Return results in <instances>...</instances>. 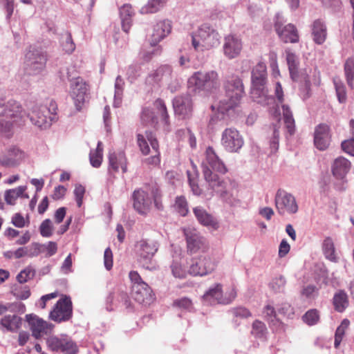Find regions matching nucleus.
<instances>
[{"label": "nucleus", "mask_w": 354, "mask_h": 354, "mask_svg": "<svg viewBox=\"0 0 354 354\" xmlns=\"http://www.w3.org/2000/svg\"><path fill=\"white\" fill-rule=\"evenodd\" d=\"M341 146L345 153L354 156V138L343 141Z\"/></svg>", "instance_id": "64"}, {"label": "nucleus", "mask_w": 354, "mask_h": 354, "mask_svg": "<svg viewBox=\"0 0 354 354\" xmlns=\"http://www.w3.org/2000/svg\"><path fill=\"white\" fill-rule=\"evenodd\" d=\"M349 324H350L349 321L346 319H344L342 322L341 324L337 327V328L335 331V342H334V346L336 348L339 347V346L342 342V339L344 335L345 330L348 327Z\"/></svg>", "instance_id": "49"}, {"label": "nucleus", "mask_w": 354, "mask_h": 354, "mask_svg": "<svg viewBox=\"0 0 354 354\" xmlns=\"http://www.w3.org/2000/svg\"><path fill=\"white\" fill-rule=\"evenodd\" d=\"M156 112L149 109L145 108L142 110L141 120L146 125L156 128L158 124V116L161 117V121L164 123V130L169 131V122L167 109L164 101L161 99H157L153 103Z\"/></svg>", "instance_id": "9"}, {"label": "nucleus", "mask_w": 354, "mask_h": 354, "mask_svg": "<svg viewBox=\"0 0 354 354\" xmlns=\"http://www.w3.org/2000/svg\"><path fill=\"white\" fill-rule=\"evenodd\" d=\"M109 160V170L116 172L118 171L121 163L126 161V156L123 151H119L118 153L113 152L110 153Z\"/></svg>", "instance_id": "41"}, {"label": "nucleus", "mask_w": 354, "mask_h": 354, "mask_svg": "<svg viewBox=\"0 0 354 354\" xmlns=\"http://www.w3.org/2000/svg\"><path fill=\"white\" fill-rule=\"evenodd\" d=\"M133 14L132 7L129 4H124L120 8L122 28L125 32H128L131 26Z\"/></svg>", "instance_id": "37"}, {"label": "nucleus", "mask_w": 354, "mask_h": 354, "mask_svg": "<svg viewBox=\"0 0 354 354\" xmlns=\"http://www.w3.org/2000/svg\"><path fill=\"white\" fill-rule=\"evenodd\" d=\"M159 244L154 239H142L136 244L138 261L145 268L152 269L153 257L158 250Z\"/></svg>", "instance_id": "11"}, {"label": "nucleus", "mask_w": 354, "mask_h": 354, "mask_svg": "<svg viewBox=\"0 0 354 354\" xmlns=\"http://www.w3.org/2000/svg\"><path fill=\"white\" fill-rule=\"evenodd\" d=\"M174 306L183 310L191 311L193 309V304L192 301L187 297H183L179 299H176L174 301Z\"/></svg>", "instance_id": "56"}, {"label": "nucleus", "mask_w": 354, "mask_h": 354, "mask_svg": "<svg viewBox=\"0 0 354 354\" xmlns=\"http://www.w3.org/2000/svg\"><path fill=\"white\" fill-rule=\"evenodd\" d=\"M248 12L252 18H257L265 14V10L259 3H252L248 8Z\"/></svg>", "instance_id": "58"}, {"label": "nucleus", "mask_w": 354, "mask_h": 354, "mask_svg": "<svg viewBox=\"0 0 354 354\" xmlns=\"http://www.w3.org/2000/svg\"><path fill=\"white\" fill-rule=\"evenodd\" d=\"M312 35L313 41L317 44H322L326 39V27L320 20L314 21L312 26Z\"/></svg>", "instance_id": "35"}, {"label": "nucleus", "mask_w": 354, "mask_h": 354, "mask_svg": "<svg viewBox=\"0 0 354 354\" xmlns=\"http://www.w3.org/2000/svg\"><path fill=\"white\" fill-rule=\"evenodd\" d=\"M263 315L273 324L279 323V320L276 318V312L272 306L270 305L266 306L263 310Z\"/></svg>", "instance_id": "60"}, {"label": "nucleus", "mask_w": 354, "mask_h": 354, "mask_svg": "<svg viewBox=\"0 0 354 354\" xmlns=\"http://www.w3.org/2000/svg\"><path fill=\"white\" fill-rule=\"evenodd\" d=\"M137 142L140 151L144 155H147L149 152V147L148 142H149L152 149L154 151L155 154L151 157L145 159V162L149 165L156 166L160 162V154L158 151L159 145L156 138L151 131H146L145 136L138 133L137 135Z\"/></svg>", "instance_id": "12"}, {"label": "nucleus", "mask_w": 354, "mask_h": 354, "mask_svg": "<svg viewBox=\"0 0 354 354\" xmlns=\"http://www.w3.org/2000/svg\"><path fill=\"white\" fill-rule=\"evenodd\" d=\"M173 107L175 113L183 118L188 115L192 110V102L189 95H180L173 100Z\"/></svg>", "instance_id": "32"}, {"label": "nucleus", "mask_w": 354, "mask_h": 354, "mask_svg": "<svg viewBox=\"0 0 354 354\" xmlns=\"http://www.w3.org/2000/svg\"><path fill=\"white\" fill-rule=\"evenodd\" d=\"M73 68H69L68 67L62 68L59 72V77L61 81L65 82L66 80L71 82V80L74 77L73 76Z\"/></svg>", "instance_id": "61"}, {"label": "nucleus", "mask_w": 354, "mask_h": 354, "mask_svg": "<svg viewBox=\"0 0 354 354\" xmlns=\"http://www.w3.org/2000/svg\"><path fill=\"white\" fill-rule=\"evenodd\" d=\"M175 208L178 212L183 216L188 213L187 203L185 197L178 196L175 201Z\"/></svg>", "instance_id": "53"}, {"label": "nucleus", "mask_w": 354, "mask_h": 354, "mask_svg": "<svg viewBox=\"0 0 354 354\" xmlns=\"http://www.w3.org/2000/svg\"><path fill=\"white\" fill-rule=\"evenodd\" d=\"M25 158V153L16 146L10 147L0 153V165L5 167H16Z\"/></svg>", "instance_id": "25"}, {"label": "nucleus", "mask_w": 354, "mask_h": 354, "mask_svg": "<svg viewBox=\"0 0 354 354\" xmlns=\"http://www.w3.org/2000/svg\"><path fill=\"white\" fill-rule=\"evenodd\" d=\"M46 344L52 351L62 352L64 354H76L78 351L75 343L66 335L50 336L46 339Z\"/></svg>", "instance_id": "17"}, {"label": "nucleus", "mask_w": 354, "mask_h": 354, "mask_svg": "<svg viewBox=\"0 0 354 354\" xmlns=\"http://www.w3.org/2000/svg\"><path fill=\"white\" fill-rule=\"evenodd\" d=\"M201 167L205 181L213 192L220 195L223 200L227 201L230 194L227 189V182L221 179L212 170L225 174L227 169L223 161L218 158L214 149L208 147L205 152V158L201 162Z\"/></svg>", "instance_id": "2"}, {"label": "nucleus", "mask_w": 354, "mask_h": 354, "mask_svg": "<svg viewBox=\"0 0 354 354\" xmlns=\"http://www.w3.org/2000/svg\"><path fill=\"white\" fill-rule=\"evenodd\" d=\"M26 189V186H19L17 188L7 190L5 193V201L9 205H14L15 201L20 196L28 198V195L24 194Z\"/></svg>", "instance_id": "39"}, {"label": "nucleus", "mask_w": 354, "mask_h": 354, "mask_svg": "<svg viewBox=\"0 0 354 354\" xmlns=\"http://www.w3.org/2000/svg\"><path fill=\"white\" fill-rule=\"evenodd\" d=\"M333 83L339 102H344L346 100V92L344 83L339 77H334Z\"/></svg>", "instance_id": "46"}, {"label": "nucleus", "mask_w": 354, "mask_h": 354, "mask_svg": "<svg viewBox=\"0 0 354 354\" xmlns=\"http://www.w3.org/2000/svg\"><path fill=\"white\" fill-rule=\"evenodd\" d=\"M46 62V55L41 50L30 47L25 55V71L28 75L39 74L44 70Z\"/></svg>", "instance_id": "14"}, {"label": "nucleus", "mask_w": 354, "mask_h": 354, "mask_svg": "<svg viewBox=\"0 0 354 354\" xmlns=\"http://www.w3.org/2000/svg\"><path fill=\"white\" fill-rule=\"evenodd\" d=\"M330 142V127L326 124L316 127L314 133L315 146L320 151L326 150Z\"/></svg>", "instance_id": "28"}, {"label": "nucleus", "mask_w": 354, "mask_h": 354, "mask_svg": "<svg viewBox=\"0 0 354 354\" xmlns=\"http://www.w3.org/2000/svg\"><path fill=\"white\" fill-rule=\"evenodd\" d=\"M221 145L228 152L237 153L242 148L244 140L235 128L225 129L221 135Z\"/></svg>", "instance_id": "19"}, {"label": "nucleus", "mask_w": 354, "mask_h": 354, "mask_svg": "<svg viewBox=\"0 0 354 354\" xmlns=\"http://www.w3.org/2000/svg\"><path fill=\"white\" fill-rule=\"evenodd\" d=\"M35 271L30 267H28L24 270H21L17 276V279L19 283H24L28 281L29 279L33 278L35 276Z\"/></svg>", "instance_id": "52"}, {"label": "nucleus", "mask_w": 354, "mask_h": 354, "mask_svg": "<svg viewBox=\"0 0 354 354\" xmlns=\"http://www.w3.org/2000/svg\"><path fill=\"white\" fill-rule=\"evenodd\" d=\"M283 17L277 14L274 21V29L284 43H296L299 41V35L297 28L292 24L285 25Z\"/></svg>", "instance_id": "18"}, {"label": "nucleus", "mask_w": 354, "mask_h": 354, "mask_svg": "<svg viewBox=\"0 0 354 354\" xmlns=\"http://www.w3.org/2000/svg\"><path fill=\"white\" fill-rule=\"evenodd\" d=\"M41 252V245L37 243H33L26 247H21L14 252V257L19 259L24 257H33L38 256Z\"/></svg>", "instance_id": "34"}, {"label": "nucleus", "mask_w": 354, "mask_h": 354, "mask_svg": "<svg viewBox=\"0 0 354 354\" xmlns=\"http://www.w3.org/2000/svg\"><path fill=\"white\" fill-rule=\"evenodd\" d=\"M193 212L198 222L202 225L213 230L218 228L219 225L217 220L203 207L197 206L194 207Z\"/></svg>", "instance_id": "31"}, {"label": "nucleus", "mask_w": 354, "mask_h": 354, "mask_svg": "<svg viewBox=\"0 0 354 354\" xmlns=\"http://www.w3.org/2000/svg\"><path fill=\"white\" fill-rule=\"evenodd\" d=\"M22 319L17 315H5L0 321L2 327L10 332H16L21 326Z\"/></svg>", "instance_id": "36"}, {"label": "nucleus", "mask_w": 354, "mask_h": 354, "mask_svg": "<svg viewBox=\"0 0 354 354\" xmlns=\"http://www.w3.org/2000/svg\"><path fill=\"white\" fill-rule=\"evenodd\" d=\"M32 335L36 339H39L43 334H47L52 330L53 324L46 322L39 317L34 315H26Z\"/></svg>", "instance_id": "27"}, {"label": "nucleus", "mask_w": 354, "mask_h": 354, "mask_svg": "<svg viewBox=\"0 0 354 354\" xmlns=\"http://www.w3.org/2000/svg\"><path fill=\"white\" fill-rule=\"evenodd\" d=\"M171 23L168 20H163L156 23L151 35V44L152 46L156 45L171 32Z\"/></svg>", "instance_id": "33"}, {"label": "nucleus", "mask_w": 354, "mask_h": 354, "mask_svg": "<svg viewBox=\"0 0 354 354\" xmlns=\"http://www.w3.org/2000/svg\"><path fill=\"white\" fill-rule=\"evenodd\" d=\"M132 283L131 295L140 304H149L153 300L152 290L136 271L129 272Z\"/></svg>", "instance_id": "10"}, {"label": "nucleus", "mask_w": 354, "mask_h": 354, "mask_svg": "<svg viewBox=\"0 0 354 354\" xmlns=\"http://www.w3.org/2000/svg\"><path fill=\"white\" fill-rule=\"evenodd\" d=\"M173 78L174 75L171 66L165 64L160 66L156 71L151 73L148 75L147 81L149 84H165L168 86L169 88H170L171 91H174L171 85Z\"/></svg>", "instance_id": "24"}, {"label": "nucleus", "mask_w": 354, "mask_h": 354, "mask_svg": "<svg viewBox=\"0 0 354 354\" xmlns=\"http://www.w3.org/2000/svg\"><path fill=\"white\" fill-rule=\"evenodd\" d=\"M351 167V162L343 156L335 158L331 165L333 176L337 180H344Z\"/></svg>", "instance_id": "30"}, {"label": "nucleus", "mask_w": 354, "mask_h": 354, "mask_svg": "<svg viewBox=\"0 0 354 354\" xmlns=\"http://www.w3.org/2000/svg\"><path fill=\"white\" fill-rule=\"evenodd\" d=\"M71 95L77 111H80L85 102V97L88 92V85L81 77H73L71 80Z\"/></svg>", "instance_id": "22"}, {"label": "nucleus", "mask_w": 354, "mask_h": 354, "mask_svg": "<svg viewBox=\"0 0 354 354\" xmlns=\"http://www.w3.org/2000/svg\"><path fill=\"white\" fill-rule=\"evenodd\" d=\"M268 74L266 64L259 62L251 72L250 97L253 101L262 105L272 104L274 97L268 94L267 88Z\"/></svg>", "instance_id": "4"}, {"label": "nucleus", "mask_w": 354, "mask_h": 354, "mask_svg": "<svg viewBox=\"0 0 354 354\" xmlns=\"http://www.w3.org/2000/svg\"><path fill=\"white\" fill-rule=\"evenodd\" d=\"M133 208L140 214L145 215L151 209L152 198L142 189L135 190L133 193Z\"/></svg>", "instance_id": "26"}, {"label": "nucleus", "mask_w": 354, "mask_h": 354, "mask_svg": "<svg viewBox=\"0 0 354 354\" xmlns=\"http://www.w3.org/2000/svg\"><path fill=\"white\" fill-rule=\"evenodd\" d=\"M8 311L11 313H24L26 311L25 305L21 302L7 303Z\"/></svg>", "instance_id": "63"}, {"label": "nucleus", "mask_w": 354, "mask_h": 354, "mask_svg": "<svg viewBox=\"0 0 354 354\" xmlns=\"http://www.w3.org/2000/svg\"><path fill=\"white\" fill-rule=\"evenodd\" d=\"M236 296L234 289H232L228 295L223 296L221 284H216L213 288H210L203 295V299L209 303V304H228L231 303Z\"/></svg>", "instance_id": "23"}, {"label": "nucleus", "mask_w": 354, "mask_h": 354, "mask_svg": "<svg viewBox=\"0 0 354 354\" xmlns=\"http://www.w3.org/2000/svg\"><path fill=\"white\" fill-rule=\"evenodd\" d=\"M242 50V43L235 35H227L225 37L223 44L224 55L229 59L236 57Z\"/></svg>", "instance_id": "29"}, {"label": "nucleus", "mask_w": 354, "mask_h": 354, "mask_svg": "<svg viewBox=\"0 0 354 354\" xmlns=\"http://www.w3.org/2000/svg\"><path fill=\"white\" fill-rule=\"evenodd\" d=\"M190 86H194V91L210 93L220 87L218 73L212 70L195 72L188 80Z\"/></svg>", "instance_id": "7"}, {"label": "nucleus", "mask_w": 354, "mask_h": 354, "mask_svg": "<svg viewBox=\"0 0 354 354\" xmlns=\"http://www.w3.org/2000/svg\"><path fill=\"white\" fill-rule=\"evenodd\" d=\"M334 308L339 313H342L348 306V299L346 293L339 290L334 295L333 299Z\"/></svg>", "instance_id": "38"}, {"label": "nucleus", "mask_w": 354, "mask_h": 354, "mask_svg": "<svg viewBox=\"0 0 354 354\" xmlns=\"http://www.w3.org/2000/svg\"><path fill=\"white\" fill-rule=\"evenodd\" d=\"M167 0H149L148 3L140 9L142 14L155 13L162 8Z\"/></svg>", "instance_id": "43"}, {"label": "nucleus", "mask_w": 354, "mask_h": 354, "mask_svg": "<svg viewBox=\"0 0 354 354\" xmlns=\"http://www.w3.org/2000/svg\"><path fill=\"white\" fill-rule=\"evenodd\" d=\"M251 333L257 338H263L266 333V325L263 322L256 320L252 324Z\"/></svg>", "instance_id": "51"}, {"label": "nucleus", "mask_w": 354, "mask_h": 354, "mask_svg": "<svg viewBox=\"0 0 354 354\" xmlns=\"http://www.w3.org/2000/svg\"><path fill=\"white\" fill-rule=\"evenodd\" d=\"M302 319L308 326L315 325L319 321V313L317 309H310L303 315Z\"/></svg>", "instance_id": "50"}, {"label": "nucleus", "mask_w": 354, "mask_h": 354, "mask_svg": "<svg viewBox=\"0 0 354 354\" xmlns=\"http://www.w3.org/2000/svg\"><path fill=\"white\" fill-rule=\"evenodd\" d=\"M286 61L291 78L296 82H299L300 95L303 100L308 99L310 95V84H318L319 72L315 69H304L299 73L297 71L299 64L298 58L295 53L290 50H286Z\"/></svg>", "instance_id": "3"}, {"label": "nucleus", "mask_w": 354, "mask_h": 354, "mask_svg": "<svg viewBox=\"0 0 354 354\" xmlns=\"http://www.w3.org/2000/svg\"><path fill=\"white\" fill-rule=\"evenodd\" d=\"M62 46L63 50L68 54L72 53L75 49L71 32L66 31L62 37Z\"/></svg>", "instance_id": "47"}, {"label": "nucleus", "mask_w": 354, "mask_h": 354, "mask_svg": "<svg viewBox=\"0 0 354 354\" xmlns=\"http://www.w3.org/2000/svg\"><path fill=\"white\" fill-rule=\"evenodd\" d=\"M225 96L221 100L218 104H213L211 108L213 111L216 109L211 116L209 124L214 125L218 120H224L225 115H229L231 111L236 107L241 99L245 94L242 80L236 75H228L223 82Z\"/></svg>", "instance_id": "1"}, {"label": "nucleus", "mask_w": 354, "mask_h": 354, "mask_svg": "<svg viewBox=\"0 0 354 354\" xmlns=\"http://www.w3.org/2000/svg\"><path fill=\"white\" fill-rule=\"evenodd\" d=\"M102 142L99 141L95 151H91L89 154L90 162L93 167H99L102 161Z\"/></svg>", "instance_id": "44"}, {"label": "nucleus", "mask_w": 354, "mask_h": 354, "mask_svg": "<svg viewBox=\"0 0 354 354\" xmlns=\"http://www.w3.org/2000/svg\"><path fill=\"white\" fill-rule=\"evenodd\" d=\"M6 91L0 88V132L8 133L12 124L21 117L22 107L15 100H10L5 102Z\"/></svg>", "instance_id": "5"}, {"label": "nucleus", "mask_w": 354, "mask_h": 354, "mask_svg": "<svg viewBox=\"0 0 354 354\" xmlns=\"http://www.w3.org/2000/svg\"><path fill=\"white\" fill-rule=\"evenodd\" d=\"M221 37L216 30L208 24L200 26L192 35V46L196 50L203 51L218 46Z\"/></svg>", "instance_id": "6"}, {"label": "nucleus", "mask_w": 354, "mask_h": 354, "mask_svg": "<svg viewBox=\"0 0 354 354\" xmlns=\"http://www.w3.org/2000/svg\"><path fill=\"white\" fill-rule=\"evenodd\" d=\"M57 104L52 100L48 106L44 105L34 106L28 114V117L34 125L41 129H46L57 120Z\"/></svg>", "instance_id": "8"}, {"label": "nucleus", "mask_w": 354, "mask_h": 354, "mask_svg": "<svg viewBox=\"0 0 354 354\" xmlns=\"http://www.w3.org/2000/svg\"><path fill=\"white\" fill-rule=\"evenodd\" d=\"M215 268V261L210 255L203 254L198 258L192 259L189 272L194 276H204L212 272Z\"/></svg>", "instance_id": "21"}, {"label": "nucleus", "mask_w": 354, "mask_h": 354, "mask_svg": "<svg viewBox=\"0 0 354 354\" xmlns=\"http://www.w3.org/2000/svg\"><path fill=\"white\" fill-rule=\"evenodd\" d=\"M274 95L277 102L281 104L283 122L288 133L292 136L295 131V120L293 118L292 112L289 106L283 104V91L279 82H277L275 84Z\"/></svg>", "instance_id": "20"}, {"label": "nucleus", "mask_w": 354, "mask_h": 354, "mask_svg": "<svg viewBox=\"0 0 354 354\" xmlns=\"http://www.w3.org/2000/svg\"><path fill=\"white\" fill-rule=\"evenodd\" d=\"M41 235L44 237H50L53 234V225L50 219H45L39 227Z\"/></svg>", "instance_id": "55"}, {"label": "nucleus", "mask_w": 354, "mask_h": 354, "mask_svg": "<svg viewBox=\"0 0 354 354\" xmlns=\"http://www.w3.org/2000/svg\"><path fill=\"white\" fill-rule=\"evenodd\" d=\"M286 283V279L280 276L274 279L270 282V286L274 292H282L284 290Z\"/></svg>", "instance_id": "57"}, {"label": "nucleus", "mask_w": 354, "mask_h": 354, "mask_svg": "<svg viewBox=\"0 0 354 354\" xmlns=\"http://www.w3.org/2000/svg\"><path fill=\"white\" fill-rule=\"evenodd\" d=\"M322 250L327 259L333 262L337 261V257L335 252L334 242L330 237L328 236L324 239L322 243Z\"/></svg>", "instance_id": "40"}, {"label": "nucleus", "mask_w": 354, "mask_h": 354, "mask_svg": "<svg viewBox=\"0 0 354 354\" xmlns=\"http://www.w3.org/2000/svg\"><path fill=\"white\" fill-rule=\"evenodd\" d=\"M73 315V305L71 297L64 295L59 299L53 309L50 312L49 317L54 322L60 323L67 322Z\"/></svg>", "instance_id": "16"}, {"label": "nucleus", "mask_w": 354, "mask_h": 354, "mask_svg": "<svg viewBox=\"0 0 354 354\" xmlns=\"http://www.w3.org/2000/svg\"><path fill=\"white\" fill-rule=\"evenodd\" d=\"M124 82L120 75H118L115 82L114 103L118 106L123 95Z\"/></svg>", "instance_id": "45"}, {"label": "nucleus", "mask_w": 354, "mask_h": 354, "mask_svg": "<svg viewBox=\"0 0 354 354\" xmlns=\"http://www.w3.org/2000/svg\"><path fill=\"white\" fill-rule=\"evenodd\" d=\"M344 75L348 86L351 88H354V59L348 58L344 66Z\"/></svg>", "instance_id": "42"}, {"label": "nucleus", "mask_w": 354, "mask_h": 354, "mask_svg": "<svg viewBox=\"0 0 354 354\" xmlns=\"http://www.w3.org/2000/svg\"><path fill=\"white\" fill-rule=\"evenodd\" d=\"M187 173L189 184V186L192 189L193 194L196 196H199L201 194V189L199 187V186L196 182V180L195 178V176H196V177L198 176V174H195L192 175L189 171H187Z\"/></svg>", "instance_id": "59"}, {"label": "nucleus", "mask_w": 354, "mask_h": 354, "mask_svg": "<svg viewBox=\"0 0 354 354\" xmlns=\"http://www.w3.org/2000/svg\"><path fill=\"white\" fill-rule=\"evenodd\" d=\"M187 242V251L191 254L198 252H205L209 248L207 240L194 228H183Z\"/></svg>", "instance_id": "15"}, {"label": "nucleus", "mask_w": 354, "mask_h": 354, "mask_svg": "<svg viewBox=\"0 0 354 354\" xmlns=\"http://www.w3.org/2000/svg\"><path fill=\"white\" fill-rule=\"evenodd\" d=\"M85 193L84 187L81 185H77L74 189V194L77 205L80 207L83 203V197Z\"/></svg>", "instance_id": "62"}, {"label": "nucleus", "mask_w": 354, "mask_h": 354, "mask_svg": "<svg viewBox=\"0 0 354 354\" xmlns=\"http://www.w3.org/2000/svg\"><path fill=\"white\" fill-rule=\"evenodd\" d=\"M275 207L281 216L292 215L299 210V205L295 197L284 189H279L274 197Z\"/></svg>", "instance_id": "13"}, {"label": "nucleus", "mask_w": 354, "mask_h": 354, "mask_svg": "<svg viewBox=\"0 0 354 354\" xmlns=\"http://www.w3.org/2000/svg\"><path fill=\"white\" fill-rule=\"evenodd\" d=\"M171 268L172 274L176 278L183 279L187 275L185 269L183 268L181 264L177 261H173Z\"/></svg>", "instance_id": "54"}, {"label": "nucleus", "mask_w": 354, "mask_h": 354, "mask_svg": "<svg viewBox=\"0 0 354 354\" xmlns=\"http://www.w3.org/2000/svg\"><path fill=\"white\" fill-rule=\"evenodd\" d=\"M11 292L17 299L21 300L28 299L30 295V289L21 285H15L12 288Z\"/></svg>", "instance_id": "48"}]
</instances>
